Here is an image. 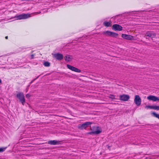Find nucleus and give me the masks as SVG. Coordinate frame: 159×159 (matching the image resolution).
Masks as SVG:
<instances>
[{
    "instance_id": "obj_5",
    "label": "nucleus",
    "mask_w": 159,
    "mask_h": 159,
    "mask_svg": "<svg viewBox=\"0 0 159 159\" xmlns=\"http://www.w3.org/2000/svg\"><path fill=\"white\" fill-rule=\"evenodd\" d=\"M156 35V33L153 31H148L146 32L145 36H148L151 38H155Z\"/></svg>"
},
{
    "instance_id": "obj_29",
    "label": "nucleus",
    "mask_w": 159,
    "mask_h": 159,
    "mask_svg": "<svg viewBox=\"0 0 159 159\" xmlns=\"http://www.w3.org/2000/svg\"><path fill=\"white\" fill-rule=\"evenodd\" d=\"M5 39H8V36H6V37H5Z\"/></svg>"
},
{
    "instance_id": "obj_1",
    "label": "nucleus",
    "mask_w": 159,
    "mask_h": 159,
    "mask_svg": "<svg viewBox=\"0 0 159 159\" xmlns=\"http://www.w3.org/2000/svg\"><path fill=\"white\" fill-rule=\"evenodd\" d=\"M30 17V14L23 13L19 15H16L14 17V18L16 20L25 19Z\"/></svg>"
},
{
    "instance_id": "obj_10",
    "label": "nucleus",
    "mask_w": 159,
    "mask_h": 159,
    "mask_svg": "<svg viewBox=\"0 0 159 159\" xmlns=\"http://www.w3.org/2000/svg\"><path fill=\"white\" fill-rule=\"evenodd\" d=\"M119 98L120 100L126 101H127L129 99L130 97L128 95L124 94L120 95Z\"/></svg>"
},
{
    "instance_id": "obj_2",
    "label": "nucleus",
    "mask_w": 159,
    "mask_h": 159,
    "mask_svg": "<svg viewBox=\"0 0 159 159\" xmlns=\"http://www.w3.org/2000/svg\"><path fill=\"white\" fill-rule=\"evenodd\" d=\"M16 96L19 99L20 102L24 105L25 102V99L23 93L20 92L17 94Z\"/></svg>"
},
{
    "instance_id": "obj_22",
    "label": "nucleus",
    "mask_w": 159,
    "mask_h": 159,
    "mask_svg": "<svg viewBox=\"0 0 159 159\" xmlns=\"http://www.w3.org/2000/svg\"><path fill=\"white\" fill-rule=\"evenodd\" d=\"M153 109L156 110H159V106L153 105Z\"/></svg>"
},
{
    "instance_id": "obj_18",
    "label": "nucleus",
    "mask_w": 159,
    "mask_h": 159,
    "mask_svg": "<svg viewBox=\"0 0 159 159\" xmlns=\"http://www.w3.org/2000/svg\"><path fill=\"white\" fill-rule=\"evenodd\" d=\"M43 64L45 66L49 67L50 66V63L48 61H45Z\"/></svg>"
},
{
    "instance_id": "obj_9",
    "label": "nucleus",
    "mask_w": 159,
    "mask_h": 159,
    "mask_svg": "<svg viewBox=\"0 0 159 159\" xmlns=\"http://www.w3.org/2000/svg\"><path fill=\"white\" fill-rule=\"evenodd\" d=\"M121 37L123 38L129 40H135L134 36L130 35H127L126 34H122Z\"/></svg>"
},
{
    "instance_id": "obj_32",
    "label": "nucleus",
    "mask_w": 159,
    "mask_h": 159,
    "mask_svg": "<svg viewBox=\"0 0 159 159\" xmlns=\"http://www.w3.org/2000/svg\"><path fill=\"white\" fill-rule=\"evenodd\" d=\"M38 13H41V12L40 11H39V12H38Z\"/></svg>"
},
{
    "instance_id": "obj_7",
    "label": "nucleus",
    "mask_w": 159,
    "mask_h": 159,
    "mask_svg": "<svg viewBox=\"0 0 159 159\" xmlns=\"http://www.w3.org/2000/svg\"><path fill=\"white\" fill-rule=\"evenodd\" d=\"M112 29L115 31H120L122 30L123 27L122 26L118 24H115L112 25Z\"/></svg>"
},
{
    "instance_id": "obj_25",
    "label": "nucleus",
    "mask_w": 159,
    "mask_h": 159,
    "mask_svg": "<svg viewBox=\"0 0 159 159\" xmlns=\"http://www.w3.org/2000/svg\"><path fill=\"white\" fill-rule=\"evenodd\" d=\"M30 97V95L29 94H27L26 95V97L27 98H29Z\"/></svg>"
},
{
    "instance_id": "obj_26",
    "label": "nucleus",
    "mask_w": 159,
    "mask_h": 159,
    "mask_svg": "<svg viewBox=\"0 0 159 159\" xmlns=\"http://www.w3.org/2000/svg\"><path fill=\"white\" fill-rule=\"evenodd\" d=\"M34 56L33 54H32L30 56V58L31 59H33L34 58Z\"/></svg>"
},
{
    "instance_id": "obj_23",
    "label": "nucleus",
    "mask_w": 159,
    "mask_h": 159,
    "mask_svg": "<svg viewBox=\"0 0 159 159\" xmlns=\"http://www.w3.org/2000/svg\"><path fill=\"white\" fill-rule=\"evenodd\" d=\"M153 105L152 106H150V105H148L146 106L145 107V108H147V109L150 108L151 109H153Z\"/></svg>"
},
{
    "instance_id": "obj_8",
    "label": "nucleus",
    "mask_w": 159,
    "mask_h": 159,
    "mask_svg": "<svg viewBox=\"0 0 159 159\" xmlns=\"http://www.w3.org/2000/svg\"><path fill=\"white\" fill-rule=\"evenodd\" d=\"M53 57L58 61H61L63 59V56L62 54L58 53L54 54Z\"/></svg>"
},
{
    "instance_id": "obj_12",
    "label": "nucleus",
    "mask_w": 159,
    "mask_h": 159,
    "mask_svg": "<svg viewBox=\"0 0 159 159\" xmlns=\"http://www.w3.org/2000/svg\"><path fill=\"white\" fill-rule=\"evenodd\" d=\"M102 132V130H97L95 131H90L86 133V135H97Z\"/></svg>"
},
{
    "instance_id": "obj_20",
    "label": "nucleus",
    "mask_w": 159,
    "mask_h": 159,
    "mask_svg": "<svg viewBox=\"0 0 159 159\" xmlns=\"http://www.w3.org/2000/svg\"><path fill=\"white\" fill-rule=\"evenodd\" d=\"M7 148V147L0 148V152H3Z\"/></svg>"
},
{
    "instance_id": "obj_3",
    "label": "nucleus",
    "mask_w": 159,
    "mask_h": 159,
    "mask_svg": "<svg viewBox=\"0 0 159 159\" xmlns=\"http://www.w3.org/2000/svg\"><path fill=\"white\" fill-rule=\"evenodd\" d=\"M91 124H92V122H86L82 125H78V128L81 130L86 129L87 128L89 127Z\"/></svg>"
},
{
    "instance_id": "obj_6",
    "label": "nucleus",
    "mask_w": 159,
    "mask_h": 159,
    "mask_svg": "<svg viewBox=\"0 0 159 159\" xmlns=\"http://www.w3.org/2000/svg\"><path fill=\"white\" fill-rule=\"evenodd\" d=\"M134 102L138 106L140 105L141 102V99L139 95H135L134 96Z\"/></svg>"
},
{
    "instance_id": "obj_14",
    "label": "nucleus",
    "mask_w": 159,
    "mask_h": 159,
    "mask_svg": "<svg viewBox=\"0 0 159 159\" xmlns=\"http://www.w3.org/2000/svg\"><path fill=\"white\" fill-rule=\"evenodd\" d=\"M89 127L90 128V130L92 131H95L97 130H102L101 129H98L99 127L97 126H91L90 125Z\"/></svg>"
},
{
    "instance_id": "obj_11",
    "label": "nucleus",
    "mask_w": 159,
    "mask_h": 159,
    "mask_svg": "<svg viewBox=\"0 0 159 159\" xmlns=\"http://www.w3.org/2000/svg\"><path fill=\"white\" fill-rule=\"evenodd\" d=\"M147 98L149 100H152L154 102L159 101V98L154 96H149L147 97Z\"/></svg>"
},
{
    "instance_id": "obj_33",
    "label": "nucleus",
    "mask_w": 159,
    "mask_h": 159,
    "mask_svg": "<svg viewBox=\"0 0 159 159\" xmlns=\"http://www.w3.org/2000/svg\"><path fill=\"white\" fill-rule=\"evenodd\" d=\"M149 159H151V158H150Z\"/></svg>"
},
{
    "instance_id": "obj_30",
    "label": "nucleus",
    "mask_w": 159,
    "mask_h": 159,
    "mask_svg": "<svg viewBox=\"0 0 159 159\" xmlns=\"http://www.w3.org/2000/svg\"><path fill=\"white\" fill-rule=\"evenodd\" d=\"M2 83V80H1V79H0V84H1Z\"/></svg>"
},
{
    "instance_id": "obj_13",
    "label": "nucleus",
    "mask_w": 159,
    "mask_h": 159,
    "mask_svg": "<svg viewBox=\"0 0 159 159\" xmlns=\"http://www.w3.org/2000/svg\"><path fill=\"white\" fill-rule=\"evenodd\" d=\"M60 142L56 140H50L48 141V144L51 145H56L59 144Z\"/></svg>"
},
{
    "instance_id": "obj_17",
    "label": "nucleus",
    "mask_w": 159,
    "mask_h": 159,
    "mask_svg": "<svg viewBox=\"0 0 159 159\" xmlns=\"http://www.w3.org/2000/svg\"><path fill=\"white\" fill-rule=\"evenodd\" d=\"M72 71H75L76 72H77L78 73L80 72H81V70H80L79 69L77 68H76L75 67H74Z\"/></svg>"
},
{
    "instance_id": "obj_28",
    "label": "nucleus",
    "mask_w": 159,
    "mask_h": 159,
    "mask_svg": "<svg viewBox=\"0 0 159 159\" xmlns=\"http://www.w3.org/2000/svg\"><path fill=\"white\" fill-rule=\"evenodd\" d=\"M120 15H117L116 16L117 17H119Z\"/></svg>"
},
{
    "instance_id": "obj_27",
    "label": "nucleus",
    "mask_w": 159,
    "mask_h": 159,
    "mask_svg": "<svg viewBox=\"0 0 159 159\" xmlns=\"http://www.w3.org/2000/svg\"><path fill=\"white\" fill-rule=\"evenodd\" d=\"M40 75H39V76H37V77H36L35 79H34L32 81V82L33 81H34L36 79H37L39 76H40Z\"/></svg>"
},
{
    "instance_id": "obj_21",
    "label": "nucleus",
    "mask_w": 159,
    "mask_h": 159,
    "mask_svg": "<svg viewBox=\"0 0 159 159\" xmlns=\"http://www.w3.org/2000/svg\"><path fill=\"white\" fill-rule=\"evenodd\" d=\"M67 67L69 69L71 70H72L74 66H73L67 64Z\"/></svg>"
},
{
    "instance_id": "obj_15",
    "label": "nucleus",
    "mask_w": 159,
    "mask_h": 159,
    "mask_svg": "<svg viewBox=\"0 0 159 159\" xmlns=\"http://www.w3.org/2000/svg\"><path fill=\"white\" fill-rule=\"evenodd\" d=\"M111 21L110 20L109 22L105 21L103 23V24L106 27H109L111 26Z\"/></svg>"
},
{
    "instance_id": "obj_31",
    "label": "nucleus",
    "mask_w": 159,
    "mask_h": 159,
    "mask_svg": "<svg viewBox=\"0 0 159 159\" xmlns=\"http://www.w3.org/2000/svg\"><path fill=\"white\" fill-rule=\"evenodd\" d=\"M107 146L108 148H109L110 147V146L108 145H107Z\"/></svg>"
},
{
    "instance_id": "obj_4",
    "label": "nucleus",
    "mask_w": 159,
    "mask_h": 159,
    "mask_svg": "<svg viewBox=\"0 0 159 159\" xmlns=\"http://www.w3.org/2000/svg\"><path fill=\"white\" fill-rule=\"evenodd\" d=\"M103 34L114 38H117L119 35L118 34L116 33L109 31H106L103 32Z\"/></svg>"
},
{
    "instance_id": "obj_24",
    "label": "nucleus",
    "mask_w": 159,
    "mask_h": 159,
    "mask_svg": "<svg viewBox=\"0 0 159 159\" xmlns=\"http://www.w3.org/2000/svg\"><path fill=\"white\" fill-rule=\"evenodd\" d=\"M115 96H114V95H113V94H110L109 98H111L112 100L116 99L115 98Z\"/></svg>"
},
{
    "instance_id": "obj_19",
    "label": "nucleus",
    "mask_w": 159,
    "mask_h": 159,
    "mask_svg": "<svg viewBox=\"0 0 159 159\" xmlns=\"http://www.w3.org/2000/svg\"><path fill=\"white\" fill-rule=\"evenodd\" d=\"M152 114H153V116L158 119H159V114H157L154 112H153Z\"/></svg>"
},
{
    "instance_id": "obj_16",
    "label": "nucleus",
    "mask_w": 159,
    "mask_h": 159,
    "mask_svg": "<svg viewBox=\"0 0 159 159\" xmlns=\"http://www.w3.org/2000/svg\"><path fill=\"white\" fill-rule=\"evenodd\" d=\"M64 59L66 61H70L72 59L70 58V55H67L64 57Z\"/></svg>"
}]
</instances>
